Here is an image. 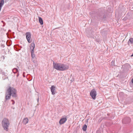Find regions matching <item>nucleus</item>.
Instances as JSON below:
<instances>
[{"mask_svg":"<svg viewBox=\"0 0 133 133\" xmlns=\"http://www.w3.org/2000/svg\"><path fill=\"white\" fill-rule=\"evenodd\" d=\"M53 68L58 70L63 71L67 70L69 68V67L66 64L55 63L53 61Z\"/></svg>","mask_w":133,"mask_h":133,"instance_id":"f257e3e1","label":"nucleus"},{"mask_svg":"<svg viewBox=\"0 0 133 133\" xmlns=\"http://www.w3.org/2000/svg\"><path fill=\"white\" fill-rule=\"evenodd\" d=\"M7 92L8 93L7 95L10 97L12 96V97H17V91L16 89L14 88L9 87L7 90Z\"/></svg>","mask_w":133,"mask_h":133,"instance_id":"f03ea898","label":"nucleus"},{"mask_svg":"<svg viewBox=\"0 0 133 133\" xmlns=\"http://www.w3.org/2000/svg\"><path fill=\"white\" fill-rule=\"evenodd\" d=\"M2 124L4 129L6 131H8L10 125L8 119L6 118H4L2 121Z\"/></svg>","mask_w":133,"mask_h":133,"instance_id":"7ed1b4c3","label":"nucleus"},{"mask_svg":"<svg viewBox=\"0 0 133 133\" xmlns=\"http://www.w3.org/2000/svg\"><path fill=\"white\" fill-rule=\"evenodd\" d=\"M31 46L30 48V50H31V56L33 58L35 57V55L34 54V49L35 48V44L34 43L31 44Z\"/></svg>","mask_w":133,"mask_h":133,"instance_id":"20e7f679","label":"nucleus"},{"mask_svg":"<svg viewBox=\"0 0 133 133\" xmlns=\"http://www.w3.org/2000/svg\"><path fill=\"white\" fill-rule=\"evenodd\" d=\"M90 95L92 98L94 99H95L96 96V91L95 89H93L91 90Z\"/></svg>","mask_w":133,"mask_h":133,"instance_id":"39448f33","label":"nucleus"},{"mask_svg":"<svg viewBox=\"0 0 133 133\" xmlns=\"http://www.w3.org/2000/svg\"><path fill=\"white\" fill-rule=\"evenodd\" d=\"M26 38L29 43H30L32 42V40L31 39V33L30 32H27L26 33Z\"/></svg>","mask_w":133,"mask_h":133,"instance_id":"423d86ee","label":"nucleus"},{"mask_svg":"<svg viewBox=\"0 0 133 133\" xmlns=\"http://www.w3.org/2000/svg\"><path fill=\"white\" fill-rule=\"evenodd\" d=\"M130 118L129 117H125L123 119L122 123L124 124H128L130 122Z\"/></svg>","mask_w":133,"mask_h":133,"instance_id":"0eeeda50","label":"nucleus"},{"mask_svg":"<svg viewBox=\"0 0 133 133\" xmlns=\"http://www.w3.org/2000/svg\"><path fill=\"white\" fill-rule=\"evenodd\" d=\"M67 117L66 116H64L60 119L59 123L60 124L64 123L67 120Z\"/></svg>","mask_w":133,"mask_h":133,"instance_id":"6e6552de","label":"nucleus"},{"mask_svg":"<svg viewBox=\"0 0 133 133\" xmlns=\"http://www.w3.org/2000/svg\"><path fill=\"white\" fill-rule=\"evenodd\" d=\"M22 48L21 46H20L18 44L15 45L14 46V49L17 51H19L21 50Z\"/></svg>","mask_w":133,"mask_h":133,"instance_id":"1a4fd4ad","label":"nucleus"},{"mask_svg":"<svg viewBox=\"0 0 133 133\" xmlns=\"http://www.w3.org/2000/svg\"><path fill=\"white\" fill-rule=\"evenodd\" d=\"M55 87L54 85H52L50 88L52 94L53 95H54L56 93V91L55 90Z\"/></svg>","mask_w":133,"mask_h":133,"instance_id":"9d476101","label":"nucleus"},{"mask_svg":"<svg viewBox=\"0 0 133 133\" xmlns=\"http://www.w3.org/2000/svg\"><path fill=\"white\" fill-rule=\"evenodd\" d=\"M28 119L27 118H25L23 119V123L24 124H26L28 123Z\"/></svg>","mask_w":133,"mask_h":133,"instance_id":"9b49d317","label":"nucleus"},{"mask_svg":"<svg viewBox=\"0 0 133 133\" xmlns=\"http://www.w3.org/2000/svg\"><path fill=\"white\" fill-rule=\"evenodd\" d=\"M130 43L132 44H133V38H130L129 39L128 43V45H129Z\"/></svg>","mask_w":133,"mask_h":133,"instance_id":"f8f14e48","label":"nucleus"},{"mask_svg":"<svg viewBox=\"0 0 133 133\" xmlns=\"http://www.w3.org/2000/svg\"><path fill=\"white\" fill-rule=\"evenodd\" d=\"M38 19L39 23L40 24L42 25H43V19L42 18L40 17H38Z\"/></svg>","mask_w":133,"mask_h":133,"instance_id":"ddd939ff","label":"nucleus"},{"mask_svg":"<svg viewBox=\"0 0 133 133\" xmlns=\"http://www.w3.org/2000/svg\"><path fill=\"white\" fill-rule=\"evenodd\" d=\"M11 97L8 95L7 94H6L5 96V102H6V100H7L8 99H9Z\"/></svg>","mask_w":133,"mask_h":133,"instance_id":"4468645a","label":"nucleus"},{"mask_svg":"<svg viewBox=\"0 0 133 133\" xmlns=\"http://www.w3.org/2000/svg\"><path fill=\"white\" fill-rule=\"evenodd\" d=\"M87 125L86 124H84L83 127L82 129L84 131H85L87 130Z\"/></svg>","mask_w":133,"mask_h":133,"instance_id":"2eb2a0df","label":"nucleus"},{"mask_svg":"<svg viewBox=\"0 0 133 133\" xmlns=\"http://www.w3.org/2000/svg\"><path fill=\"white\" fill-rule=\"evenodd\" d=\"M13 73H16L18 72V70L16 68H14L12 70Z\"/></svg>","mask_w":133,"mask_h":133,"instance_id":"dca6fc26","label":"nucleus"},{"mask_svg":"<svg viewBox=\"0 0 133 133\" xmlns=\"http://www.w3.org/2000/svg\"><path fill=\"white\" fill-rule=\"evenodd\" d=\"M111 64L112 65L115 66V61L113 60L111 62Z\"/></svg>","mask_w":133,"mask_h":133,"instance_id":"f3484780","label":"nucleus"},{"mask_svg":"<svg viewBox=\"0 0 133 133\" xmlns=\"http://www.w3.org/2000/svg\"><path fill=\"white\" fill-rule=\"evenodd\" d=\"M11 42H10L9 43V44H8V42L7 41V42H6V44H7V45L8 46H10L11 45Z\"/></svg>","mask_w":133,"mask_h":133,"instance_id":"a211bd4d","label":"nucleus"},{"mask_svg":"<svg viewBox=\"0 0 133 133\" xmlns=\"http://www.w3.org/2000/svg\"><path fill=\"white\" fill-rule=\"evenodd\" d=\"M1 22H2V23H3L4 25L3 26H4L5 25V23L3 21H1Z\"/></svg>","mask_w":133,"mask_h":133,"instance_id":"6ab92c4d","label":"nucleus"},{"mask_svg":"<svg viewBox=\"0 0 133 133\" xmlns=\"http://www.w3.org/2000/svg\"><path fill=\"white\" fill-rule=\"evenodd\" d=\"M1 73L3 75H4L5 73L4 72H2Z\"/></svg>","mask_w":133,"mask_h":133,"instance_id":"aec40b11","label":"nucleus"},{"mask_svg":"<svg viewBox=\"0 0 133 133\" xmlns=\"http://www.w3.org/2000/svg\"><path fill=\"white\" fill-rule=\"evenodd\" d=\"M96 41L98 42H99L100 41L99 40H97V39H96Z\"/></svg>","mask_w":133,"mask_h":133,"instance_id":"412c9836","label":"nucleus"},{"mask_svg":"<svg viewBox=\"0 0 133 133\" xmlns=\"http://www.w3.org/2000/svg\"><path fill=\"white\" fill-rule=\"evenodd\" d=\"M2 70L1 69H0V74L2 73Z\"/></svg>","mask_w":133,"mask_h":133,"instance_id":"4be33fe9","label":"nucleus"},{"mask_svg":"<svg viewBox=\"0 0 133 133\" xmlns=\"http://www.w3.org/2000/svg\"><path fill=\"white\" fill-rule=\"evenodd\" d=\"M19 73H18L17 74V75H16V76H17V77H18L19 76Z\"/></svg>","mask_w":133,"mask_h":133,"instance_id":"5701e85b","label":"nucleus"},{"mask_svg":"<svg viewBox=\"0 0 133 133\" xmlns=\"http://www.w3.org/2000/svg\"><path fill=\"white\" fill-rule=\"evenodd\" d=\"M97 133H101L99 131H97Z\"/></svg>","mask_w":133,"mask_h":133,"instance_id":"b1692460","label":"nucleus"},{"mask_svg":"<svg viewBox=\"0 0 133 133\" xmlns=\"http://www.w3.org/2000/svg\"><path fill=\"white\" fill-rule=\"evenodd\" d=\"M70 81H71V82H73V81H74V79L71 80H70Z\"/></svg>","mask_w":133,"mask_h":133,"instance_id":"393cba45","label":"nucleus"},{"mask_svg":"<svg viewBox=\"0 0 133 133\" xmlns=\"http://www.w3.org/2000/svg\"><path fill=\"white\" fill-rule=\"evenodd\" d=\"M131 82L133 84V78L131 80Z\"/></svg>","mask_w":133,"mask_h":133,"instance_id":"a878e982","label":"nucleus"},{"mask_svg":"<svg viewBox=\"0 0 133 133\" xmlns=\"http://www.w3.org/2000/svg\"><path fill=\"white\" fill-rule=\"evenodd\" d=\"M2 46L3 47L4 46V44H2Z\"/></svg>","mask_w":133,"mask_h":133,"instance_id":"bb28decb","label":"nucleus"},{"mask_svg":"<svg viewBox=\"0 0 133 133\" xmlns=\"http://www.w3.org/2000/svg\"><path fill=\"white\" fill-rule=\"evenodd\" d=\"M15 103V101H14V102H13V103H12V104L13 105Z\"/></svg>","mask_w":133,"mask_h":133,"instance_id":"cd10ccee","label":"nucleus"},{"mask_svg":"<svg viewBox=\"0 0 133 133\" xmlns=\"http://www.w3.org/2000/svg\"><path fill=\"white\" fill-rule=\"evenodd\" d=\"M37 102H38V101H39V98H38L37 99Z\"/></svg>","mask_w":133,"mask_h":133,"instance_id":"c85d7f7f","label":"nucleus"},{"mask_svg":"<svg viewBox=\"0 0 133 133\" xmlns=\"http://www.w3.org/2000/svg\"><path fill=\"white\" fill-rule=\"evenodd\" d=\"M9 0H5V2H6V1H9Z\"/></svg>","mask_w":133,"mask_h":133,"instance_id":"c756f323","label":"nucleus"},{"mask_svg":"<svg viewBox=\"0 0 133 133\" xmlns=\"http://www.w3.org/2000/svg\"><path fill=\"white\" fill-rule=\"evenodd\" d=\"M11 101H12V102H14V100H11Z\"/></svg>","mask_w":133,"mask_h":133,"instance_id":"7c9ffc66","label":"nucleus"},{"mask_svg":"<svg viewBox=\"0 0 133 133\" xmlns=\"http://www.w3.org/2000/svg\"><path fill=\"white\" fill-rule=\"evenodd\" d=\"M112 11H111H111H110V12H112Z\"/></svg>","mask_w":133,"mask_h":133,"instance_id":"2f4dec72","label":"nucleus"},{"mask_svg":"<svg viewBox=\"0 0 133 133\" xmlns=\"http://www.w3.org/2000/svg\"><path fill=\"white\" fill-rule=\"evenodd\" d=\"M104 16H105L104 15V17H103V18H104Z\"/></svg>","mask_w":133,"mask_h":133,"instance_id":"473e14b6","label":"nucleus"},{"mask_svg":"<svg viewBox=\"0 0 133 133\" xmlns=\"http://www.w3.org/2000/svg\"><path fill=\"white\" fill-rule=\"evenodd\" d=\"M33 62H34V63L35 62H34V61H33Z\"/></svg>","mask_w":133,"mask_h":133,"instance_id":"72a5a7b5","label":"nucleus"}]
</instances>
